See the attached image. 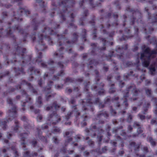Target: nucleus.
Here are the masks:
<instances>
[{
	"label": "nucleus",
	"mask_w": 157,
	"mask_h": 157,
	"mask_svg": "<svg viewBox=\"0 0 157 157\" xmlns=\"http://www.w3.org/2000/svg\"><path fill=\"white\" fill-rule=\"evenodd\" d=\"M36 144V142L35 141L34 142H33V144H34V146Z\"/></svg>",
	"instance_id": "dca6fc26"
},
{
	"label": "nucleus",
	"mask_w": 157,
	"mask_h": 157,
	"mask_svg": "<svg viewBox=\"0 0 157 157\" xmlns=\"http://www.w3.org/2000/svg\"><path fill=\"white\" fill-rule=\"evenodd\" d=\"M15 156L16 157H18L17 156H16V155H15Z\"/></svg>",
	"instance_id": "f704fd0d"
},
{
	"label": "nucleus",
	"mask_w": 157,
	"mask_h": 157,
	"mask_svg": "<svg viewBox=\"0 0 157 157\" xmlns=\"http://www.w3.org/2000/svg\"><path fill=\"white\" fill-rule=\"evenodd\" d=\"M6 157H8V156H6Z\"/></svg>",
	"instance_id": "e433bc0d"
},
{
	"label": "nucleus",
	"mask_w": 157,
	"mask_h": 157,
	"mask_svg": "<svg viewBox=\"0 0 157 157\" xmlns=\"http://www.w3.org/2000/svg\"><path fill=\"white\" fill-rule=\"evenodd\" d=\"M148 140L151 143V144L152 146H154L155 144V142L154 141H153L151 137H149L148 138Z\"/></svg>",
	"instance_id": "39448f33"
},
{
	"label": "nucleus",
	"mask_w": 157,
	"mask_h": 157,
	"mask_svg": "<svg viewBox=\"0 0 157 157\" xmlns=\"http://www.w3.org/2000/svg\"><path fill=\"white\" fill-rule=\"evenodd\" d=\"M147 94L149 95L151 94V91L149 90H147L146 91Z\"/></svg>",
	"instance_id": "0eeeda50"
},
{
	"label": "nucleus",
	"mask_w": 157,
	"mask_h": 157,
	"mask_svg": "<svg viewBox=\"0 0 157 157\" xmlns=\"http://www.w3.org/2000/svg\"><path fill=\"white\" fill-rule=\"evenodd\" d=\"M14 152H15V154H17V151H15Z\"/></svg>",
	"instance_id": "393cba45"
},
{
	"label": "nucleus",
	"mask_w": 157,
	"mask_h": 157,
	"mask_svg": "<svg viewBox=\"0 0 157 157\" xmlns=\"http://www.w3.org/2000/svg\"><path fill=\"white\" fill-rule=\"evenodd\" d=\"M30 108H31V109H32L33 108V107H32V106H31V107H30Z\"/></svg>",
	"instance_id": "cd10ccee"
},
{
	"label": "nucleus",
	"mask_w": 157,
	"mask_h": 157,
	"mask_svg": "<svg viewBox=\"0 0 157 157\" xmlns=\"http://www.w3.org/2000/svg\"><path fill=\"white\" fill-rule=\"evenodd\" d=\"M69 134V132H67L66 133V135H68Z\"/></svg>",
	"instance_id": "a211bd4d"
},
{
	"label": "nucleus",
	"mask_w": 157,
	"mask_h": 157,
	"mask_svg": "<svg viewBox=\"0 0 157 157\" xmlns=\"http://www.w3.org/2000/svg\"><path fill=\"white\" fill-rule=\"evenodd\" d=\"M5 142L6 143H7V142H8V141H7V140H5Z\"/></svg>",
	"instance_id": "412c9836"
},
{
	"label": "nucleus",
	"mask_w": 157,
	"mask_h": 157,
	"mask_svg": "<svg viewBox=\"0 0 157 157\" xmlns=\"http://www.w3.org/2000/svg\"><path fill=\"white\" fill-rule=\"evenodd\" d=\"M39 102L40 103H41V101H39Z\"/></svg>",
	"instance_id": "c756f323"
},
{
	"label": "nucleus",
	"mask_w": 157,
	"mask_h": 157,
	"mask_svg": "<svg viewBox=\"0 0 157 157\" xmlns=\"http://www.w3.org/2000/svg\"><path fill=\"white\" fill-rule=\"evenodd\" d=\"M140 118L141 120H143L144 119V116L143 115H140Z\"/></svg>",
	"instance_id": "1a4fd4ad"
},
{
	"label": "nucleus",
	"mask_w": 157,
	"mask_h": 157,
	"mask_svg": "<svg viewBox=\"0 0 157 157\" xmlns=\"http://www.w3.org/2000/svg\"><path fill=\"white\" fill-rule=\"evenodd\" d=\"M3 151H4V152H5V151H6V150H5V149H4V150H3Z\"/></svg>",
	"instance_id": "c85d7f7f"
},
{
	"label": "nucleus",
	"mask_w": 157,
	"mask_h": 157,
	"mask_svg": "<svg viewBox=\"0 0 157 157\" xmlns=\"http://www.w3.org/2000/svg\"><path fill=\"white\" fill-rule=\"evenodd\" d=\"M41 65L43 67H45V64L43 63H41Z\"/></svg>",
	"instance_id": "ddd939ff"
},
{
	"label": "nucleus",
	"mask_w": 157,
	"mask_h": 157,
	"mask_svg": "<svg viewBox=\"0 0 157 157\" xmlns=\"http://www.w3.org/2000/svg\"><path fill=\"white\" fill-rule=\"evenodd\" d=\"M53 139L54 141L55 142V143H57L56 140H57V138L56 137H54V138H53Z\"/></svg>",
	"instance_id": "9d476101"
},
{
	"label": "nucleus",
	"mask_w": 157,
	"mask_h": 157,
	"mask_svg": "<svg viewBox=\"0 0 157 157\" xmlns=\"http://www.w3.org/2000/svg\"><path fill=\"white\" fill-rule=\"evenodd\" d=\"M40 45H38V47H37L38 48H39V47H40Z\"/></svg>",
	"instance_id": "5701e85b"
},
{
	"label": "nucleus",
	"mask_w": 157,
	"mask_h": 157,
	"mask_svg": "<svg viewBox=\"0 0 157 157\" xmlns=\"http://www.w3.org/2000/svg\"><path fill=\"white\" fill-rule=\"evenodd\" d=\"M86 154H89V153H88V152H86Z\"/></svg>",
	"instance_id": "7c9ffc66"
},
{
	"label": "nucleus",
	"mask_w": 157,
	"mask_h": 157,
	"mask_svg": "<svg viewBox=\"0 0 157 157\" xmlns=\"http://www.w3.org/2000/svg\"><path fill=\"white\" fill-rule=\"evenodd\" d=\"M150 73L152 75H154L155 73V67L153 66H151L150 68Z\"/></svg>",
	"instance_id": "20e7f679"
},
{
	"label": "nucleus",
	"mask_w": 157,
	"mask_h": 157,
	"mask_svg": "<svg viewBox=\"0 0 157 157\" xmlns=\"http://www.w3.org/2000/svg\"><path fill=\"white\" fill-rule=\"evenodd\" d=\"M39 50H43L42 49H39Z\"/></svg>",
	"instance_id": "473e14b6"
},
{
	"label": "nucleus",
	"mask_w": 157,
	"mask_h": 157,
	"mask_svg": "<svg viewBox=\"0 0 157 157\" xmlns=\"http://www.w3.org/2000/svg\"><path fill=\"white\" fill-rule=\"evenodd\" d=\"M16 112V107H13L12 109L11 110H9V115L10 116V119L11 118L12 119L14 118V117L13 116H12V115H14Z\"/></svg>",
	"instance_id": "f03ea898"
},
{
	"label": "nucleus",
	"mask_w": 157,
	"mask_h": 157,
	"mask_svg": "<svg viewBox=\"0 0 157 157\" xmlns=\"http://www.w3.org/2000/svg\"><path fill=\"white\" fill-rule=\"evenodd\" d=\"M133 109L134 110H135L136 109V107H134L133 108Z\"/></svg>",
	"instance_id": "f3484780"
},
{
	"label": "nucleus",
	"mask_w": 157,
	"mask_h": 157,
	"mask_svg": "<svg viewBox=\"0 0 157 157\" xmlns=\"http://www.w3.org/2000/svg\"><path fill=\"white\" fill-rule=\"evenodd\" d=\"M54 131L55 132H59V128H55L54 129Z\"/></svg>",
	"instance_id": "f8f14e48"
},
{
	"label": "nucleus",
	"mask_w": 157,
	"mask_h": 157,
	"mask_svg": "<svg viewBox=\"0 0 157 157\" xmlns=\"http://www.w3.org/2000/svg\"><path fill=\"white\" fill-rule=\"evenodd\" d=\"M50 109V108L49 107H48L47 108V110H48Z\"/></svg>",
	"instance_id": "aec40b11"
},
{
	"label": "nucleus",
	"mask_w": 157,
	"mask_h": 157,
	"mask_svg": "<svg viewBox=\"0 0 157 157\" xmlns=\"http://www.w3.org/2000/svg\"><path fill=\"white\" fill-rule=\"evenodd\" d=\"M25 153L26 154V155H28L29 152H28L26 151L25 152Z\"/></svg>",
	"instance_id": "6ab92c4d"
},
{
	"label": "nucleus",
	"mask_w": 157,
	"mask_h": 157,
	"mask_svg": "<svg viewBox=\"0 0 157 157\" xmlns=\"http://www.w3.org/2000/svg\"><path fill=\"white\" fill-rule=\"evenodd\" d=\"M38 98L40 100L41 98L40 97H39Z\"/></svg>",
	"instance_id": "2f4dec72"
},
{
	"label": "nucleus",
	"mask_w": 157,
	"mask_h": 157,
	"mask_svg": "<svg viewBox=\"0 0 157 157\" xmlns=\"http://www.w3.org/2000/svg\"><path fill=\"white\" fill-rule=\"evenodd\" d=\"M157 53L156 50L151 51L149 48H147L143 53L141 54V59H144L143 64L145 67H147L149 64V60L155 56Z\"/></svg>",
	"instance_id": "f257e3e1"
},
{
	"label": "nucleus",
	"mask_w": 157,
	"mask_h": 157,
	"mask_svg": "<svg viewBox=\"0 0 157 157\" xmlns=\"http://www.w3.org/2000/svg\"><path fill=\"white\" fill-rule=\"evenodd\" d=\"M1 137H2L1 134V133H0V138H1Z\"/></svg>",
	"instance_id": "b1692460"
},
{
	"label": "nucleus",
	"mask_w": 157,
	"mask_h": 157,
	"mask_svg": "<svg viewBox=\"0 0 157 157\" xmlns=\"http://www.w3.org/2000/svg\"><path fill=\"white\" fill-rule=\"evenodd\" d=\"M42 116L40 115H39L38 117H37V121H40V120L42 119Z\"/></svg>",
	"instance_id": "423d86ee"
},
{
	"label": "nucleus",
	"mask_w": 157,
	"mask_h": 157,
	"mask_svg": "<svg viewBox=\"0 0 157 157\" xmlns=\"http://www.w3.org/2000/svg\"><path fill=\"white\" fill-rule=\"evenodd\" d=\"M137 131L138 132H139V133L142 132L143 131L140 128H138Z\"/></svg>",
	"instance_id": "6e6552de"
},
{
	"label": "nucleus",
	"mask_w": 157,
	"mask_h": 157,
	"mask_svg": "<svg viewBox=\"0 0 157 157\" xmlns=\"http://www.w3.org/2000/svg\"><path fill=\"white\" fill-rule=\"evenodd\" d=\"M19 0H17L16 1H19Z\"/></svg>",
	"instance_id": "c9c22d12"
},
{
	"label": "nucleus",
	"mask_w": 157,
	"mask_h": 157,
	"mask_svg": "<svg viewBox=\"0 0 157 157\" xmlns=\"http://www.w3.org/2000/svg\"><path fill=\"white\" fill-rule=\"evenodd\" d=\"M144 151H147V147H145L144 148Z\"/></svg>",
	"instance_id": "2eb2a0df"
},
{
	"label": "nucleus",
	"mask_w": 157,
	"mask_h": 157,
	"mask_svg": "<svg viewBox=\"0 0 157 157\" xmlns=\"http://www.w3.org/2000/svg\"><path fill=\"white\" fill-rule=\"evenodd\" d=\"M121 153H122V154H123V152L121 151Z\"/></svg>",
	"instance_id": "72a5a7b5"
},
{
	"label": "nucleus",
	"mask_w": 157,
	"mask_h": 157,
	"mask_svg": "<svg viewBox=\"0 0 157 157\" xmlns=\"http://www.w3.org/2000/svg\"><path fill=\"white\" fill-rule=\"evenodd\" d=\"M54 106H55V109H56L57 108L59 107V106L57 105H56L55 104H54Z\"/></svg>",
	"instance_id": "4468645a"
},
{
	"label": "nucleus",
	"mask_w": 157,
	"mask_h": 157,
	"mask_svg": "<svg viewBox=\"0 0 157 157\" xmlns=\"http://www.w3.org/2000/svg\"><path fill=\"white\" fill-rule=\"evenodd\" d=\"M35 156H36V155H37V154L36 153H35Z\"/></svg>",
	"instance_id": "bb28decb"
},
{
	"label": "nucleus",
	"mask_w": 157,
	"mask_h": 157,
	"mask_svg": "<svg viewBox=\"0 0 157 157\" xmlns=\"http://www.w3.org/2000/svg\"><path fill=\"white\" fill-rule=\"evenodd\" d=\"M52 120L53 121V123L56 124L60 120V118L58 116L53 115L52 117Z\"/></svg>",
	"instance_id": "7ed1b4c3"
},
{
	"label": "nucleus",
	"mask_w": 157,
	"mask_h": 157,
	"mask_svg": "<svg viewBox=\"0 0 157 157\" xmlns=\"http://www.w3.org/2000/svg\"><path fill=\"white\" fill-rule=\"evenodd\" d=\"M156 122V121L155 120L153 119V120H152V121H151V123L152 124H153V123H155Z\"/></svg>",
	"instance_id": "9b49d317"
},
{
	"label": "nucleus",
	"mask_w": 157,
	"mask_h": 157,
	"mask_svg": "<svg viewBox=\"0 0 157 157\" xmlns=\"http://www.w3.org/2000/svg\"><path fill=\"white\" fill-rule=\"evenodd\" d=\"M75 157H79V156L78 155H76Z\"/></svg>",
	"instance_id": "4be33fe9"
},
{
	"label": "nucleus",
	"mask_w": 157,
	"mask_h": 157,
	"mask_svg": "<svg viewBox=\"0 0 157 157\" xmlns=\"http://www.w3.org/2000/svg\"><path fill=\"white\" fill-rule=\"evenodd\" d=\"M69 91L70 92H71V90L70 89H69Z\"/></svg>",
	"instance_id": "a878e982"
}]
</instances>
